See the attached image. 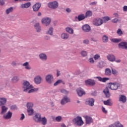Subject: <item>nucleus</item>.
<instances>
[{"mask_svg": "<svg viewBox=\"0 0 127 127\" xmlns=\"http://www.w3.org/2000/svg\"><path fill=\"white\" fill-rule=\"evenodd\" d=\"M108 88L113 91H116L120 87V83L118 82H110L108 84Z\"/></svg>", "mask_w": 127, "mask_h": 127, "instance_id": "obj_1", "label": "nucleus"}, {"mask_svg": "<svg viewBox=\"0 0 127 127\" xmlns=\"http://www.w3.org/2000/svg\"><path fill=\"white\" fill-rule=\"evenodd\" d=\"M72 122L73 124H75V125L79 127L84 125V121L82 120V117L79 116H77L76 118H74Z\"/></svg>", "mask_w": 127, "mask_h": 127, "instance_id": "obj_2", "label": "nucleus"}, {"mask_svg": "<svg viewBox=\"0 0 127 127\" xmlns=\"http://www.w3.org/2000/svg\"><path fill=\"white\" fill-rule=\"evenodd\" d=\"M24 92H28L30 89H32V85H30V83L27 81H24L23 87Z\"/></svg>", "mask_w": 127, "mask_h": 127, "instance_id": "obj_3", "label": "nucleus"}, {"mask_svg": "<svg viewBox=\"0 0 127 127\" xmlns=\"http://www.w3.org/2000/svg\"><path fill=\"white\" fill-rule=\"evenodd\" d=\"M48 6L50 8H53V9H55L58 7V2L55 1L53 2H51L48 3Z\"/></svg>", "mask_w": 127, "mask_h": 127, "instance_id": "obj_4", "label": "nucleus"}, {"mask_svg": "<svg viewBox=\"0 0 127 127\" xmlns=\"http://www.w3.org/2000/svg\"><path fill=\"white\" fill-rule=\"evenodd\" d=\"M93 24L96 26H100L103 24V20L102 19H95L93 21Z\"/></svg>", "mask_w": 127, "mask_h": 127, "instance_id": "obj_5", "label": "nucleus"}, {"mask_svg": "<svg viewBox=\"0 0 127 127\" xmlns=\"http://www.w3.org/2000/svg\"><path fill=\"white\" fill-rule=\"evenodd\" d=\"M33 119L36 123H39L40 119H41V115L39 113H37L33 117Z\"/></svg>", "mask_w": 127, "mask_h": 127, "instance_id": "obj_6", "label": "nucleus"}, {"mask_svg": "<svg viewBox=\"0 0 127 127\" xmlns=\"http://www.w3.org/2000/svg\"><path fill=\"white\" fill-rule=\"evenodd\" d=\"M84 118L85 120L86 125H90V124H92L93 122V119L90 116H84Z\"/></svg>", "mask_w": 127, "mask_h": 127, "instance_id": "obj_7", "label": "nucleus"}, {"mask_svg": "<svg viewBox=\"0 0 127 127\" xmlns=\"http://www.w3.org/2000/svg\"><path fill=\"white\" fill-rule=\"evenodd\" d=\"M42 22L47 26V25H49V24H50L51 19L49 18H44L42 19Z\"/></svg>", "mask_w": 127, "mask_h": 127, "instance_id": "obj_8", "label": "nucleus"}, {"mask_svg": "<svg viewBox=\"0 0 127 127\" xmlns=\"http://www.w3.org/2000/svg\"><path fill=\"white\" fill-rule=\"evenodd\" d=\"M69 102H70V99L67 96H64L61 100V105H65V104H67V103Z\"/></svg>", "mask_w": 127, "mask_h": 127, "instance_id": "obj_9", "label": "nucleus"}, {"mask_svg": "<svg viewBox=\"0 0 127 127\" xmlns=\"http://www.w3.org/2000/svg\"><path fill=\"white\" fill-rule=\"evenodd\" d=\"M77 94L79 97H82L83 95H85L86 93L84 91V90L81 88H79L76 90Z\"/></svg>", "mask_w": 127, "mask_h": 127, "instance_id": "obj_10", "label": "nucleus"}, {"mask_svg": "<svg viewBox=\"0 0 127 127\" xmlns=\"http://www.w3.org/2000/svg\"><path fill=\"white\" fill-rule=\"evenodd\" d=\"M46 80L47 83L49 84H51L53 82V76L51 74H49L46 77Z\"/></svg>", "mask_w": 127, "mask_h": 127, "instance_id": "obj_11", "label": "nucleus"}, {"mask_svg": "<svg viewBox=\"0 0 127 127\" xmlns=\"http://www.w3.org/2000/svg\"><path fill=\"white\" fill-rule=\"evenodd\" d=\"M41 4L40 3H37L33 6V9L34 11H38L39 8H40Z\"/></svg>", "mask_w": 127, "mask_h": 127, "instance_id": "obj_12", "label": "nucleus"}, {"mask_svg": "<svg viewBox=\"0 0 127 127\" xmlns=\"http://www.w3.org/2000/svg\"><path fill=\"white\" fill-rule=\"evenodd\" d=\"M118 46L119 48L122 49H127V42H121L119 44Z\"/></svg>", "mask_w": 127, "mask_h": 127, "instance_id": "obj_13", "label": "nucleus"}, {"mask_svg": "<svg viewBox=\"0 0 127 127\" xmlns=\"http://www.w3.org/2000/svg\"><path fill=\"white\" fill-rule=\"evenodd\" d=\"M95 79H98L99 81L100 82H103V83H105L107 81L110 80V79L108 77H104L102 78L100 76H97L95 77Z\"/></svg>", "mask_w": 127, "mask_h": 127, "instance_id": "obj_14", "label": "nucleus"}, {"mask_svg": "<svg viewBox=\"0 0 127 127\" xmlns=\"http://www.w3.org/2000/svg\"><path fill=\"white\" fill-rule=\"evenodd\" d=\"M11 117H12V113L10 112V111H8L6 114L3 115V118L5 120L11 119Z\"/></svg>", "mask_w": 127, "mask_h": 127, "instance_id": "obj_15", "label": "nucleus"}, {"mask_svg": "<svg viewBox=\"0 0 127 127\" xmlns=\"http://www.w3.org/2000/svg\"><path fill=\"white\" fill-rule=\"evenodd\" d=\"M107 58L108 60L111 62H114V61H116V57H115V56L113 55H108L107 56Z\"/></svg>", "mask_w": 127, "mask_h": 127, "instance_id": "obj_16", "label": "nucleus"}, {"mask_svg": "<svg viewBox=\"0 0 127 127\" xmlns=\"http://www.w3.org/2000/svg\"><path fill=\"white\" fill-rule=\"evenodd\" d=\"M39 123H41L43 126H46V125H47V119H46L45 117H41V119H40Z\"/></svg>", "mask_w": 127, "mask_h": 127, "instance_id": "obj_17", "label": "nucleus"}, {"mask_svg": "<svg viewBox=\"0 0 127 127\" xmlns=\"http://www.w3.org/2000/svg\"><path fill=\"white\" fill-rule=\"evenodd\" d=\"M86 103H87L89 106L93 107V106H94V103H95V100L93 98H89L87 100Z\"/></svg>", "mask_w": 127, "mask_h": 127, "instance_id": "obj_18", "label": "nucleus"}, {"mask_svg": "<svg viewBox=\"0 0 127 127\" xmlns=\"http://www.w3.org/2000/svg\"><path fill=\"white\" fill-rule=\"evenodd\" d=\"M106 98H110L111 97V93H110V91H109V88L106 87L103 91Z\"/></svg>", "mask_w": 127, "mask_h": 127, "instance_id": "obj_19", "label": "nucleus"}, {"mask_svg": "<svg viewBox=\"0 0 127 127\" xmlns=\"http://www.w3.org/2000/svg\"><path fill=\"white\" fill-rule=\"evenodd\" d=\"M85 84H86V85H90V86H95L96 83L95 82V81L89 79L85 81Z\"/></svg>", "mask_w": 127, "mask_h": 127, "instance_id": "obj_20", "label": "nucleus"}, {"mask_svg": "<svg viewBox=\"0 0 127 127\" xmlns=\"http://www.w3.org/2000/svg\"><path fill=\"white\" fill-rule=\"evenodd\" d=\"M82 29L83 31H85V32H89L90 30H91V28L90 27V26L88 25H84L82 27Z\"/></svg>", "mask_w": 127, "mask_h": 127, "instance_id": "obj_21", "label": "nucleus"}, {"mask_svg": "<svg viewBox=\"0 0 127 127\" xmlns=\"http://www.w3.org/2000/svg\"><path fill=\"white\" fill-rule=\"evenodd\" d=\"M34 82L36 84H40L41 83V77L40 76H36L34 78Z\"/></svg>", "mask_w": 127, "mask_h": 127, "instance_id": "obj_22", "label": "nucleus"}, {"mask_svg": "<svg viewBox=\"0 0 127 127\" xmlns=\"http://www.w3.org/2000/svg\"><path fill=\"white\" fill-rule=\"evenodd\" d=\"M119 101L122 103H126L127 102V97L124 95H121L119 97Z\"/></svg>", "mask_w": 127, "mask_h": 127, "instance_id": "obj_23", "label": "nucleus"}, {"mask_svg": "<svg viewBox=\"0 0 127 127\" xmlns=\"http://www.w3.org/2000/svg\"><path fill=\"white\" fill-rule=\"evenodd\" d=\"M30 5H31V3H30L29 2H28L25 4H21V8H28Z\"/></svg>", "mask_w": 127, "mask_h": 127, "instance_id": "obj_24", "label": "nucleus"}, {"mask_svg": "<svg viewBox=\"0 0 127 127\" xmlns=\"http://www.w3.org/2000/svg\"><path fill=\"white\" fill-rule=\"evenodd\" d=\"M1 114H5L6 112H7V110H8V108L7 107H5V106L3 105L1 107Z\"/></svg>", "mask_w": 127, "mask_h": 127, "instance_id": "obj_25", "label": "nucleus"}, {"mask_svg": "<svg viewBox=\"0 0 127 127\" xmlns=\"http://www.w3.org/2000/svg\"><path fill=\"white\" fill-rule=\"evenodd\" d=\"M105 74L106 76H111L112 75V70L110 68H106L105 69Z\"/></svg>", "mask_w": 127, "mask_h": 127, "instance_id": "obj_26", "label": "nucleus"}, {"mask_svg": "<svg viewBox=\"0 0 127 127\" xmlns=\"http://www.w3.org/2000/svg\"><path fill=\"white\" fill-rule=\"evenodd\" d=\"M112 100L111 99H109L107 100V101H104V104L106 106H112L113 104L111 102Z\"/></svg>", "mask_w": 127, "mask_h": 127, "instance_id": "obj_27", "label": "nucleus"}, {"mask_svg": "<svg viewBox=\"0 0 127 127\" xmlns=\"http://www.w3.org/2000/svg\"><path fill=\"white\" fill-rule=\"evenodd\" d=\"M39 57L40 58V59H41V60H47V56H46V55L44 54H41L39 55Z\"/></svg>", "mask_w": 127, "mask_h": 127, "instance_id": "obj_28", "label": "nucleus"}, {"mask_svg": "<svg viewBox=\"0 0 127 127\" xmlns=\"http://www.w3.org/2000/svg\"><path fill=\"white\" fill-rule=\"evenodd\" d=\"M61 37L62 39H68L69 38V35L66 33L62 34Z\"/></svg>", "mask_w": 127, "mask_h": 127, "instance_id": "obj_29", "label": "nucleus"}, {"mask_svg": "<svg viewBox=\"0 0 127 127\" xmlns=\"http://www.w3.org/2000/svg\"><path fill=\"white\" fill-rule=\"evenodd\" d=\"M105 65L106 63H105V62H104L103 61H101L98 63L97 66L99 68H103V67H105Z\"/></svg>", "mask_w": 127, "mask_h": 127, "instance_id": "obj_30", "label": "nucleus"}, {"mask_svg": "<svg viewBox=\"0 0 127 127\" xmlns=\"http://www.w3.org/2000/svg\"><path fill=\"white\" fill-rule=\"evenodd\" d=\"M34 27L37 30V32H40V30H41V29H40V26L39 25V23H37L35 24Z\"/></svg>", "mask_w": 127, "mask_h": 127, "instance_id": "obj_31", "label": "nucleus"}, {"mask_svg": "<svg viewBox=\"0 0 127 127\" xmlns=\"http://www.w3.org/2000/svg\"><path fill=\"white\" fill-rule=\"evenodd\" d=\"M23 66H24L25 68V69H27V70H30L31 69V67H30V66H29V64L28 62H26L23 64Z\"/></svg>", "mask_w": 127, "mask_h": 127, "instance_id": "obj_32", "label": "nucleus"}, {"mask_svg": "<svg viewBox=\"0 0 127 127\" xmlns=\"http://www.w3.org/2000/svg\"><path fill=\"white\" fill-rule=\"evenodd\" d=\"M6 103V98H0L1 106H2V105L4 106V105H5Z\"/></svg>", "mask_w": 127, "mask_h": 127, "instance_id": "obj_33", "label": "nucleus"}, {"mask_svg": "<svg viewBox=\"0 0 127 127\" xmlns=\"http://www.w3.org/2000/svg\"><path fill=\"white\" fill-rule=\"evenodd\" d=\"M65 30L67 32L70 33V34H73V33H74V31L73 30V29L70 27L66 28Z\"/></svg>", "mask_w": 127, "mask_h": 127, "instance_id": "obj_34", "label": "nucleus"}, {"mask_svg": "<svg viewBox=\"0 0 127 127\" xmlns=\"http://www.w3.org/2000/svg\"><path fill=\"white\" fill-rule=\"evenodd\" d=\"M93 15V12L90 10H88L86 12L85 17H90V16H92Z\"/></svg>", "mask_w": 127, "mask_h": 127, "instance_id": "obj_35", "label": "nucleus"}, {"mask_svg": "<svg viewBox=\"0 0 127 127\" xmlns=\"http://www.w3.org/2000/svg\"><path fill=\"white\" fill-rule=\"evenodd\" d=\"M12 11H13V8L12 7H10L6 10V14H9V13H10V12H12Z\"/></svg>", "mask_w": 127, "mask_h": 127, "instance_id": "obj_36", "label": "nucleus"}, {"mask_svg": "<svg viewBox=\"0 0 127 127\" xmlns=\"http://www.w3.org/2000/svg\"><path fill=\"white\" fill-rule=\"evenodd\" d=\"M78 19L79 21H81V20H83V19H85V15L84 14H80L78 16Z\"/></svg>", "mask_w": 127, "mask_h": 127, "instance_id": "obj_37", "label": "nucleus"}, {"mask_svg": "<svg viewBox=\"0 0 127 127\" xmlns=\"http://www.w3.org/2000/svg\"><path fill=\"white\" fill-rule=\"evenodd\" d=\"M47 34H50V35H53V28L50 27L49 30L47 32Z\"/></svg>", "mask_w": 127, "mask_h": 127, "instance_id": "obj_38", "label": "nucleus"}, {"mask_svg": "<svg viewBox=\"0 0 127 127\" xmlns=\"http://www.w3.org/2000/svg\"><path fill=\"white\" fill-rule=\"evenodd\" d=\"M112 42H114V43H119V42H121L122 41L121 39H113L111 40Z\"/></svg>", "mask_w": 127, "mask_h": 127, "instance_id": "obj_39", "label": "nucleus"}, {"mask_svg": "<svg viewBox=\"0 0 127 127\" xmlns=\"http://www.w3.org/2000/svg\"><path fill=\"white\" fill-rule=\"evenodd\" d=\"M27 112H28V113H29V116H31L32 115H33L34 110L32 108L28 109Z\"/></svg>", "mask_w": 127, "mask_h": 127, "instance_id": "obj_40", "label": "nucleus"}, {"mask_svg": "<svg viewBox=\"0 0 127 127\" xmlns=\"http://www.w3.org/2000/svg\"><path fill=\"white\" fill-rule=\"evenodd\" d=\"M32 107H33V103L29 102L27 104V109H32Z\"/></svg>", "mask_w": 127, "mask_h": 127, "instance_id": "obj_41", "label": "nucleus"}, {"mask_svg": "<svg viewBox=\"0 0 127 127\" xmlns=\"http://www.w3.org/2000/svg\"><path fill=\"white\" fill-rule=\"evenodd\" d=\"M18 80H19V79L18 77L14 76L12 78V82H13V83H16Z\"/></svg>", "mask_w": 127, "mask_h": 127, "instance_id": "obj_42", "label": "nucleus"}, {"mask_svg": "<svg viewBox=\"0 0 127 127\" xmlns=\"http://www.w3.org/2000/svg\"><path fill=\"white\" fill-rule=\"evenodd\" d=\"M38 91V88H34V89H30V90L28 91V93L29 94L30 93H33V92H36Z\"/></svg>", "mask_w": 127, "mask_h": 127, "instance_id": "obj_43", "label": "nucleus"}, {"mask_svg": "<svg viewBox=\"0 0 127 127\" xmlns=\"http://www.w3.org/2000/svg\"><path fill=\"white\" fill-rule=\"evenodd\" d=\"M109 20H110V17L108 16L104 17L102 19L103 22H107V21H109Z\"/></svg>", "mask_w": 127, "mask_h": 127, "instance_id": "obj_44", "label": "nucleus"}, {"mask_svg": "<svg viewBox=\"0 0 127 127\" xmlns=\"http://www.w3.org/2000/svg\"><path fill=\"white\" fill-rule=\"evenodd\" d=\"M108 37L106 35L103 36V42L106 43L108 42Z\"/></svg>", "mask_w": 127, "mask_h": 127, "instance_id": "obj_45", "label": "nucleus"}, {"mask_svg": "<svg viewBox=\"0 0 127 127\" xmlns=\"http://www.w3.org/2000/svg\"><path fill=\"white\" fill-rule=\"evenodd\" d=\"M56 122H58V123H60V122H61L62 121V117L61 116H58L56 118Z\"/></svg>", "mask_w": 127, "mask_h": 127, "instance_id": "obj_46", "label": "nucleus"}, {"mask_svg": "<svg viewBox=\"0 0 127 127\" xmlns=\"http://www.w3.org/2000/svg\"><path fill=\"white\" fill-rule=\"evenodd\" d=\"M62 82V80L59 79L54 83V86H57V85H59V84H61Z\"/></svg>", "mask_w": 127, "mask_h": 127, "instance_id": "obj_47", "label": "nucleus"}, {"mask_svg": "<svg viewBox=\"0 0 127 127\" xmlns=\"http://www.w3.org/2000/svg\"><path fill=\"white\" fill-rule=\"evenodd\" d=\"M117 34H118V35H119V36H122V35H123V31H122V30L121 29H119L117 30Z\"/></svg>", "mask_w": 127, "mask_h": 127, "instance_id": "obj_48", "label": "nucleus"}, {"mask_svg": "<svg viewBox=\"0 0 127 127\" xmlns=\"http://www.w3.org/2000/svg\"><path fill=\"white\" fill-rule=\"evenodd\" d=\"M115 126L117 127H124V126L119 122L115 123Z\"/></svg>", "mask_w": 127, "mask_h": 127, "instance_id": "obj_49", "label": "nucleus"}, {"mask_svg": "<svg viewBox=\"0 0 127 127\" xmlns=\"http://www.w3.org/2000/svg\"><path fill=\"white\" fill-rule=\"evenodd\" d=\"M81 54L82 56H83V57H85V56H87V52L82 51L81 52Z\"/></svg>", "mask_w": 127, "mask_h": 127, "instance_id": "obj_50", "label": "nucleus"}, {"mask_svg": "<svg viewBox=\"0 0 127 127\" xmlns=\"http://www.w3.org/2000/svg\"><path fill=\"white\" fill-rule=\"evenodd\" d=\"M112 74H113V75H117V74H118V71H117V70L112 68Z\"/></svg>", "mask_w": 127, "mask_h": 127, "instance_id": "obj_51", "label": "nucleus"}, {"mask_svg": "<svg viewBox=\"0 0 127 127\" xmlns=\"http://www.w3.org/2000/svg\"><path fill=\"white\" fill-rule=\"evenodd\" d=\"M100 58V55L96 54L94 56V59L95 60H97V59H99Z\"/></svg>", "mask_w": 127, "mask_h": 127, "instance_id": "obj_52", "label": "nucleus"}, {"mask_svg": "<svg viewBox=\"0 0 127 127\" xmlns=\"http://www.w3.org/2000/svg\"><path fill=\"white\" fill-rule=\"evenodd\" d=\"M17 64V61H13L11 63V65L12 66H16Z\"/></svg>", "mask_w": 127, "mask_h": 127, "instance_id": "obj_53", "label": "nucleus"}, {"mask_svg": "<svg viewBox=\"0 0 127 127\" xmlns=\"http://www.w3.org/2000/svg\"><path fill=\"white\" fill-rule=\"evenodd\" d=\"M112 21L113 23H117V22H119V20L117 18H115L114 19H113Z\"/></svg>", "mask_w": 127, "mask_h": 127, "instance_id": "obj_54", "label": "nucleus"}, {"mask_svg": "<svg viewBox=\"0 0 127 127\" xmlns=\"http://www.w3.org/2000/svg\"><path fill=\"white\" fill-rule=\"evenodd\" d=\"M61 93H63L64 94H68V91H66L65 89H62L61 90Z\"/></svg>", "mask_w": 127, "mask_h": 127, "instance_id": "obj_55", "label": "nucleus"}, {"mask_svg": "<svg viewBox=\"0 0 127 127\" xmlns=\"http://www.w3.org/2000/svg\"><path fill=\"white\" fill-rule=\"evenodd\" d=\"M89 62H90L91 64H94L95 61H94V59L93 58H90L89 59Z\"/></svg>", "mask_w": 127, "mask_h": 127, "instance_id": "obj_56", "label": "nucleus"}, {"mask_svg": "<svg viewBox=\"0 0 127 127\" xmlns=\"http://www.w3.org/2000/svg\"><path fill=\"white\" fill-rule=\"evenodd\" d=\"M102 110L103 113H104V114H107V113H108V111L106 110V109H105L104 107H102Z\"/></svg>", "mask_w": 127, "mask_h": 127, "instance_id": "obj_57", "label": "nucleus"}, {"mask_svg": "<svg viewBox=\"0 0 127 127\" xmlns=\"http://www.w3.org/2000/svg\"><path fill=\"white\" fill-rule=\"evenodd\" d=\"M21 117L20 120L21 121H22L23 120H24V118H25V116H24V114H22L21 115Z\"/></svg>", "mask_w": 127, "mask_h": 127, "instance_id": "obj_58", "label": "nucleus"}, {"mask_svg": "<svg viewBox=\"0 0 127 127\" xmlns=\"http://www.w3.org/2000/svg\"><path fill=\"white\" fill-rule=\"evenodd\" d=\"M83 43L84 44H89V40H84L83 41Z\"/></svg>", "mask_w": 127, "mask_h": 127, "instance_id": "obj_59", "label": "nucleus"}, {"mask_svg": "<svg viewBox=\"0 0 127 127\" xmlns=\"http://www.w3.org/2000/svg\"><path fill=\"white\" fill-rule=\"evenodd\" d=\"M5 0H0V5H3L4 4V2Z\"/></svg>", "mask_w": 127, "mask_h": 127, "instance_id": "obj_60", "label": "nucleus"}, {"mask_svg": "<svg viewBox=\"0 0 127 127\" xmlns=\"http://www.w3.org/2000/svg\"><path fill=\"white\" fill-rule=\"evenodd\" d=\"M66 12H71V11H72V10H71V9H70L69 8H67L66 9Z\"/></svg>", "mask_w": 127, "mask_h": 127, "instance_id": "obj_61", "label": "nucleus"}, {"mask_svg": "<svg viewBox=\"0 0 127 127\" xmlns=\"http://www.w3.org/2000/svg\"><path fill=\"white\" fill-rule=\"evenodd\" d=\"M16 109V106H15V105L12 106L11 107V110H15Z\"/></svg>", "mask_w": 127, "mask_h": 127, "instance_id": "obj_62", "label": "nucleus"}, {"mask_svg": "<svg viewBox=\"0 0 127 127\" xmlns=\"http://www.w3.org/2000/svg\"><path fill=\"white\" fill-rule=\"evenodd\" d=\"M124 11H127V6H124L123 7Z\"/></svg>", "mask_w": 127, "mask_h": 127, "instance_id": "obj_63", "label": "nucleus"}, {"mask_svg": "<svg viewBox=\"0 0 127 127\" xmlns=\"http://www.w3.org/2000/svg\"><path fill=\"white\" fill-rule=\"evenodd\" d=\"M114 17H118L119 16V14L115 13L114 14Z\"/></svg>", "mask_w": 127, "mask_h": 127, "instance_id": "obj_64", "label": "nucleus"}]
</instances>
